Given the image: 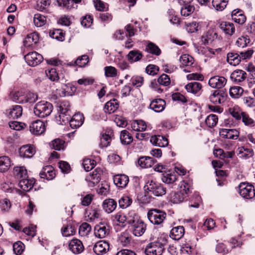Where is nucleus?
Masks as SVG:
<instances>
[{"label":"nucleus","instance_id":"obj_1","mask_svg":"<svg viewBox=\"0 0 255 255\" xmlns=\"http://www.w3.org/2000/svg\"><path fill=\"white\" fill-rule=\"evenodd\" d=\"M167 244V240L166 238L158 237L156 240L151 241L146 245L144 253L146 255H162Z\"/></svg>","mask_w":255,"mask_h":255},{"label":"nucleus","instance_id":"obj_2","mask_svg":"<svg viewBox=\"0 0 255 255\" xmlns=\"http://www.w3.org/2000/svg\"><path fill=\"white\" fill-rule=\"evenodd\" d=\"M190 189L187 184L181 186V189L178 192H171L169 195V201L174 204H178L187 200Z\"/></svg>","mask_w":255,"mask_h":255},{"label":"nucleus","instance_id":"obj_3","mask_svg":"<svg viewBox=\"0 0 255 255\" xmlns=\"http://www.w3.org/2000/svg\"><path fill=\"white\" fill-rule=\"evenodd\" d=\"M57 111L59 116L56 117L57 121H59L61 125L68 123L71 117L70 106L68 103H61L57 107Z\"/></svg>","mask_w":255,"mask_h":255},{"label":"nucleus","instance_id":"obj_4","mask_svg":"<svg viewBox=\"0 0 255 255\" xmlns=\"http://www.w3.org/2000/svg\"><path fill=\"white\" fill-rule=\"evenodd\" d=\"M53 110L52 105L46 101H40L37 103L34 109V113L36 116L44 118L48 116Z\"/></svg>","mask_w":255,"mask_h":255},{"label":"nucleus","instance_id":"obj_5","mask_svg":"<svg viewBox=\"0 0 255 255\" xmlns=\"http://www.w3.org/2000/svg\"><path fill=\"white\" fill-rule=\"evenodd\" d=\"M144 188L150 194L155 196H162L165 194L166 191L161 183L152 180L148 181Z\"/></svg>","mask_w":255,"mask_h":255},{"label":"nucleus","instance_id":"obj_6","mask_svg":"<svg viewBox=\"0 0 255 255\" xmlns=\"http://www.w3.org/2000/svg\"><path fill=\"white\" fill-rule=\"evenodd\" d=\"M147 217L154 225H162L166 217V213L158 209H151L147 213Z\"/></svg>","mask_w":255,"mask_h":255},{"label":"nucleus","instance_id":"obj_7","mask_svg":"<svg viewBox=\"0 0 255 255\" xmlns=\"http://www.w3.org/2000/svg\"><path fill=\"white\" fill-rule=\"evenodd\" d=\"M238 188L240 195L244 198L249 199L255 196V189L253 185L248 183L242 182Z\"/></svg>","mask_w":255,"mask_h":255},{"label":"nucleus","instance_id":"obj_8","mask_svg":"<svg viewBox=\"0 0 255 255\" xmlns=\"http://www.w3.org/2000/svg\"><path fill=\"white\" fill-rule=\"evenodd\" d=\"M228 94L223 90H214L209 97V101L215 105L222 104L226 100Z\"/></svg>","mask_w":255,"mask_h":255},{"label":"nucleus","instance_id":"obj_9","mask_svg":"<svg viewBox=\"0 0 255 255\" xmlns=\"http://www.w3.org/2000/svg\"><path fill=\"white\" fill-rule=\"evenodd\" d=\"M130 229L136 237L142 236L146 229V225L141 220H133L130 224Z\"/></svg>","mask_w":255,"mask_h":255},{"label":"nucleus","instance_id":"obj_10","mask_svg":"<svg viewBox=\"0 0 255 255\" xmlns=\"http://www.w3.org/2000/svg\"><path fill=\"white\" fill-rule=\"evenodd\" d=\"M26 62L30 66L34 67L43 61L42 56L38 53L33 51L29 52L24 56Z\"/></svg>","mask_w":255,"mask_h":255},{"label":"nucleus","instance_id":"obj_11","mask_svg":"<svg viewBox=\"0 0 255 255\" xmlns=\"http://www.w3.org/2000/svg\"><path fill=\"white\" fill-rule=\"evenodd\" d=\"M110 232L109 226L105 223L101 222L94 228V234L97 238L102 239L107 237Z\"/></svg>","mask_w":255,"mask_h":255},{"label":"nucleus","instance_id":"obj_12","mask_svg":"<svg viewBox=\"0 0 255 255\" xmlns=\"http://www.w3.org/2000/svg\"><path fill=\"white\" fill-rule=\"evenodd\" d=\"M29 129L31 133L36 135H40L45 130V125L42 121L36 120L31 124Z\"/></svg>","mask_w":255,"mask_h":255},{"label":"nucleus","instance_id":"obj_13","mask_svg":"<svg viewBox=\"0 0 255 255\" xmlns=\"http://www.w3.org/2000/svg\"><path fill=\"white\" fill-rule=\"evenodd\" d=\"M227 83V79L223 76H215L211 77L208 82L210 86L214 89H221L224 87Z\"/></svg>","mask_w":255,"mask_h":255},{"label":"nucleus","instance_id":"obj_14","mask_svg":"<svg viewBox=\"0 0 255 255\" xmlns=\"http://www.w3.org/2000/svg\"><path fill=\"white\" fill-rule=\"evenodd\" d=\"M219 134L221 137L230 139H236L240 132L236 129L222 128L220 129Z\"/></svg>","mask_w":255,"mask_h":255},{"label":"nucleus","instance_id":"obj_15","mask_svg":"<svg viewBox=\"0 0 255 255\" xmlns=\"http://www.w3.org/2000/svg\"><path fill=\"white\" fill-rule=\"evenodd\" d=\"M69 248L75 254L81 253L84 249L82 242L77 239H73L70 241Z\"/></svg>","mask_w":255,"mask_h":255},{"label":"nucleus","instance_id":"obj_16","mask_svg":"<svg viewBox=\"0 0 255 255\" xmlns=\"http://www.w3.org/2000/svg\"><path fill=\"white\" fill-rule=\"evenodd\" d=\"M115 184L119 188H125L128 182V177L125 174H117L113 177Z\"/></svg>","mask_w":255,"mask_h":255},{"label":"nucleus","instance_id":"obj_17","mask_svg":"<svg viewBox=\"0 0 255 255\" xmlns=\"http://www.w3.org/2000/svg\"><path fill=\"white\" fill-rule=\"evenodd\" d=\"M84 121V117L82 114L76 113L70 118L68 123L72 128H76L82 125Z\"/></svg>","mask_w":255,"mask_h":255},{"label":"nucleus","instance_id":"obj_18","mask_svg":"<svg viewBox=\"0 0 255 255\" xmlns=\"http://www.w3.org/2000/svg\"><path fill=\"white\" fill-rule=\"evenodd\" d=\"M39 176L41 178L50 180L55 177V172L52 166H46L43 168L40 172Z\"/></svg>","mask_w":255,"mask_h":255},{"label":"nucleus","instance_id":"obj_19","mask_svg":"<svg viewBox=\"0 0 255 255\" xmlns=\"http://www.w3.org/2000/svg\"><path fill=\"white\" fill-rule=\"evenodd\" d=\"M202 88V84L197 82H191L185 86V89L187 91L194 95H200Z\"/></svg>","mask_w":255,"mask_h":255},{"label":"nucleus","instance_id":"obj_20","mask_svg":"<svg viewBox=\"0 0 255 255\" xmlns=\"http://www.w3.org/2000/svg\"><path fill=\"white\" fill-rule=\"evenodd\" d=\"M150 142L154 145L163 147L168 144V141L165 136L160 135L152 136L150 139Z\"/></svg>","mask_w":255,"mask_h":255},{"label":"nucleus","instance_id":"obj_21","mask_svg":"<svg viewBox=\"0 0 255 255\" xmlns=\"http://www.w3.org/2000/svg\"><path fill=\"white\" fill-rule=\"evenodd\" d=\"M117 206V203L116 201L112 198L105 199L102 203L103 210L108 214H110L115 211Z\"/></svg>","mask_w":255,"mask_h":255},{"label":"nucleus","instance_id":"obj_22","mask_svg":"<svg viewBox=\"0 0 255 255\" xmlns=\"http://www.w3.org/2000/svg\"><path fill=\"white\" fill-rule=\"evenodd\" d=\"M109 249V244L105 241H101L95 244L93 251L97 255H100L106 253Z\"/></svg>","mask_w":255,"mask_h":255},{"label":"nucleus","instance_id":"obj_23","mask_svg":"<svg viewBox=\"0 0 255 255\" xmlns=\"http://www.w3.org/2000/svg\"><path fill=\"white\" fill-rule=\"evenodd\" d=\"M156 160L150 156H141L138 159V165L142 168L151 167L155 162Z\"/></svg>","mask_w":255,"mask_h":255},{"label":"nucleus","instance_id":"obj_24","mask_svg":"<svg viewBox=\"0 0 255 255\" xmlns=\"http://www.w3.org/2000/svg\"><path fill=\"white\" fill-rule=\"evenodd\" d=\"M165 105L166 103L164 100L161 99H154L151 101L149 105V108L154 112L159 113L164 109Z\"/></svg>","mask_w":255,"mask_h":255},{"label":"nucleus","instance_id":"obj_25","mask_svg":"<svg viewBox=\"0 0 255 255\" xmlns=\"http://www.w3.org/2000/svg\"><path fill=\"white\" fill-rule=\"evenodd\" d=\"M232 19L235 22L243 24L246 20V17L243 11L240 9H236L232 12Z\"/></svg>","mask_w":255,"mask_h":255},{"label":"nucleus","instance_id":"obj_26","mask_svg":"<svg viewBox=\"0 0 255 255\" xmlns=\"http://www.w3.org/2000/svg\"><path fill=\"white\" fill-rule=\"evenodd\" d=\"M86 180L87 181L88 185L89 187H93L100 182V175L97 171H93L86 176Z\"/></svg>","mask_w":255,"mask_h":255},{"label":"nucleus","instance_id":"obj_27","mask_svg":"<svg viewBox=\"0 0 255 255\" xmlns=\"http://www.w3.org/2000/svg\"><path fill=\"white\" fill-rule=\"evenodd\" d=\"M177 179V176L174 171L168 170L162 173L161 180L166 184L174 183Z\"/></svg>","mask_w":255,"mask_h":255},{"label":"nucleus","instance_id":"obj_28","mask_svg":"<svg viewBox=\"0 0 255 255\" xmlns=\"http://www.w3.org/2000/svg\"><path fill=\"white\" fill-rule=\"evenodd\" d=\"M35 183L34 179L23 178L19 180L18 183L19 187L24 191H29L33 186Z\"/></svg>","mask_w":255,"mask_h":255},{"label":"nucleus","instance_id":"obj_29","mask_svg":"<svg viewBox=\"0 0 255 255\" xmlns=\"http://www.w3.org/2000/svg\"><path fill=\"white\" fill-rule=\"evenodd\" d=\"M219 27L226 34L230 36L232 35L235 31L234 24L230 22H222L219 25Z\"/></svg>","mask_w":255,"mask_h":255},{"label":"nucleus","instance_id":"obj_30","mask_svg":"<svg viewBox=\"0 0 255 255\" xmlns=\"http://www.w3.org/2000/svg\"><path fill=\"white\" fill-rule=\"evenodd\" d=\"M19 155L21 157L30 158L35 154V149L29 145H24L19 148Z\"/></svg>","mask_w":255,"mask_h":255},{"label":"nucleus","instance_id":"obj_31","mask_svg":"<svg viewBox=\"0 0 255 255\" xmlns=\"http://www.w3.org/2000/svg\"><path fill=\"white\" fill-rule=\"evenodd\" d=\"M184 233L183 226H177L172 229L170 231V237L175 240H179L184 236Z\"/></svg>","mask_w":255,"mask_h":255},{"label":"nucleus","instance_id":"obj_32","mask_svg":"<svg viewBox=\"0 0 255 255\" xmlns=\"http://www.w3.org/2000/svg\"><path fill=\"white\" fill-rule=\"evenodd\" d=\"M145 51L156 56H159L161 53L160 49L153 42L147 41L145 46Z\"/></svg>","mask_w":255,"mask_h":255},{"label":"nucleus","instance_id":"obj_33","mask_svg":"<svg viewBox=\"0 0 255 255\" xmlns=\"http://www.w3.org/2000/svg\"><path fill=\"white\" fill-rule=\"evenodd\" d=\"M119 108V102L116 99H113L106 103L104 107L105 113L111 114L114 113Z\"/></svg>","mask_w":255,"mask_h":255},{"label":"nucleus","instance_id":"obj_34","mask_svg":"<svg viewBox=\"0 0 255 255\" xmlns=\"http://www.w3.org/2000/svg\"><path fill=\"white\" fill-rule=\"evenodd\" d=\"M113 136L114 134L112 131L109 130L106 131L101 137L100 146L102 148L108 146L110 144Z\"/></svg>","mask_w":255,"mask_h":255},{"label":"nucleus","instance_id":"obj_35","mask_svg":"<svg viewBox=\"0 0 255 255\" xmlns=\"http://www.w3.org/2000/svg\"><path fill=\"white\" fill-rule=\"evenodd\" d=\"M238 154L241 158H249L254 155V151L252 148H245L244 146L239 147L237 149Z\"/></svg>","mask_w":255,"mask_h":255},{"label":"nucleus","instance_id":"obj_36","mask_svg":"<svg viewBox=\"0 0 255 255\" xmlns=\"http://www.w3.org/2000/svg\"><path fill=\"white\" fill-rule=\"evenodd\" d=\"M39 40V35L37 32H33L27 35L24 42L25 47H30L32 43H36Z\"/></svg>","mask_w":255,"mask_h":255},{"label":"nucleus","instance_id":"obj_37","mask_svg":"<svg viewBox=\"0 0 255 255\" xmlns=\"http://www.w3.org/2000/svg\"><path fill=\"white\" fill-rule=\"evenodd\" d=\"M142 53L137 50H131L127 55V58L130 63L139 61L142 57Z\"/></svg>","mask_w":255,"mask_h":255},{"label":"nucleus","instance_id":"obj_38","mask_svg":"<svg viewBox=\"0 0 255 255\" xmlns=\"http://www.w3.org/2000/svg\"><path fill=\"white\" fill-rule=\"evenodd\" d=\"M247 73L243 70H237L234 71L231 75V79L236 82H241L246 78Z\"/></svg>","mask_w":255,"mask_h":255},{"label":"nucleus","instance_id":"obj_39","mask_svg":"<svg viewBox=\"0 0 255 255\" xmlns=\"http://www.w3.org/2000/svg\"><path fill=\"white\" fill-rule=\"evenodd\" d=\"M11 166L10 158L6 156L0 157V171L4 172L7 171Z\"/></svg>","mask_w":255,"mask_h":255},{"label":"nucleus","instance_id":"obj_40","mask_svg":"<svg viewBox=\"0 0 255 255\" xmlns=\"http://www.w3.org/2000/svg\"><path fill=\"white\" fill-rule=\"evenodd\" d=\"M13 175L18 180L27 178V170L24 167H15L13 169Z\"/></svg>","mask_w":255,"mask_h":255},{"label":"nucleus","instance_id":"obj_41","mask_svg":"<svg viewBox=\"0 0 255 255\" xmlns=\"http://www.w3.org/2000/svg\"><path fill=\"white\" fill-rule=\"evenodd\" d=\"M228 62L233 66L238 65L241 61V57L238 53L230 52L227 54Z\"/></svg>","mask_w":255,"mask_h":255},{"label":"nucleus","instance_id":"obj_42","mask_svg":"<svg viewBox=\"0 0 255 255\" xmlns=\"http://www.w3.org/2000/svg\"><path fill=\"white\" fill-rule=\"evenodd\" d=\"M22 114V107L19 105H14L9 109V116L13 119H18Z\"/></svg>","mask_w":255,"mask_h":255},{"label":"nucleus","instance_id":"obj_43","mask_svg":"<svg viewBox=\"0 0 255 255\" xmlns=\"http://www.w3.org/2000/svg\"><path fill=\"white\" fill-rule=\"evenodd\" d=\"M131 127L133 130L142 131L147 128L145 122L142 120H136L132 122Z\"/></svg>","mask_w":255,"mask_h":255},{"label":"nucleus","instance_id":"obj_44","mask_svg":"<svg viewBox=\"0 0 255 255\" xmlns=\"http://www.w3.org/2000/svg\"><path fill=\"white\" fill-rule=\"evenodd\" d=\"M33 22L35 26L37 27L44 25L46 22V17L40 13H36L34 15Z\"/></svg>","mask_w":255,"mask_h":255},{"label":"nucleus","instance_id":"obj_45","mask_svg":"<svg viewBox=\"0 0 255 255\" xmlns=\"http://www.w3.org/2000/svg\"><path fill=\"white\" fill-rule=\"evenodd\" d=\"M218 34L213 30H209L205 36H202V39H204V44H208L209 42H212L215 39H217Z\"/></svg>","mask_w":255,"mask_h":255},{"label":"nucleus","instance_id":"obj_46","mask_svg":"<svg viewBox=\"0 0 255 255\" xmlns=\"http://www.w3.org/2000/svg\"><path fill=\"white\" fill-rule=\"evenodd\" d=\"M242 122L247 127L252 128L255 126V121L246 112L242 113L241 118Z\"/></svg>","mask_w":255,"mask_h":255},{"label":"nucleus","instance_id":"obj_47","mask_svg":"<svg viewBox=\"0 0 255 255\" xmlns=\"http://www.w3.org/2000/svg\"><path fill=\"white\" fill-rule=\"evenodd\" d=\"M120 139L123 144H129L132 141L133 138L128 131L124 130L121 132Z\"/></svg>","mask_w":255,"mask_h":255},{"label":"nucleus","instance_id":"obj_48","mask_svg":"<svg viewBox=\"0 0 255 255\" xmlns=\"http://www.w3.org/2000/svg\"><path fill=\"white\" fill-rule=\"evenodd\" d=\"M228 0H212V3L215 9L218 11H222L226 7Z\"/></svg>","mask_w":255,"mask_h":255},{"label":"nucleus","instance_id":"obj_49","mask_svg":"<svg viewBox=\"0 0 255 255\" xmlns=\"http://www.w3.org/2000/svg\"><path fill=\"white\" fill-rule=\"evenodd\" d=\"M132 200L128 196H123L119 200V207L122 209H126L132 203Z\"/></svg>","mask_w":255,"mask_h":255},{"label":"nucleus","instance_id":"obj_50","mask_svg":"<svg viewBox=\"0 0 255 255\" xmlns=\"http://www.w3.org/2000/svg\"><path fill=\"white\" fill-rule=\"evenodd\" d=\"M180 62L185 66H191L194 63V58L188 54H183L180 56Z\"/></svg>","mask_w":255,"mask_h":255},{"label":"nucleus","instance_id":"obj_51","mask_svg":"<svg viewBox=\"0 0 255 255\" xmlns=\"http://www.w3.org/2000/svg\"><path fill=\"white\" fill-rule=\"evenodd\" d=\"M91 226L87 223H82L79 229V233L81 236H86L91 231Z\"/></svg>","mask_w":255,"mask_h":255},{"label":"nucleus","instance_id":"obj_52","mask_svg":"<svg viewBox=\"0 0 255 255\" xmlns=\"http://www.w3.org/2000/svg\"><path fill=\"white\" fill-rule=\"evenodd\" d=\"M218 121V116L214 114H211L206 118L205 123L209 128H213L217 125Z\"/></svg>","mask_w":255,"mask_h":255},{"label":"nucleus","instance_id":"obj_53","mask_svg":"<svg viewBox=\"0 0 255 255\" xmlns=\"http://www.w3.org/2000/svg\"><path fill=\"white\" fill-rule=\"evenodd\" d=\"M51 146L56 150H63L65 147V142L61 139L56 138L52 141Z\"/></svg>","mask_w":255,"mask_h":255},{"label":"nucleus","instance_id":"obj_54","mask_svg":"<svg viewBox=\"0 0 255 255\" xmlns=\"http://www.w3.org/2000/svg\"><path fill=\"white\" fill-rule=\"evenodd\" d=\"M89 57L87 55H84L79 57L73 63L72 62L70 63V65H77L79 67L84 66L88 62Z\"/></svg>","mask_w":255,"mask_h":255},{"label":"nucleus","instance_id":"obj_55","mask_svg":"<svg viewBox=\"0 0 255 255\" xmlns=\"http://www.w3.org/2000/svg\"><path fill=\"white\" fill-rule=\"evenodd\" d=\"M105 75L106 77L114 78L117 76V69L112 66H106L104 68Z\"/></svg>","mask_w":255,"mask_h":255},{"label":"nucleus","instance_id":"obj_56","mask_svg":"<svg viewBox=\"0 0 255 255\" xmlns=\"http://www.w3.org/2000/svg\"><path fill=\"white\" fill-rule=\"evenodd\" d=\"M96 164V162L91 159H84L83 160L82 165L85 171H89L94 168Z\"/></svg>","mask_w":255,"mask_h":255},{"label":"nucleus","instance_id":"obj_57","mask_svg":"<svg viewBox=\"0 0 255 255\" xmlns=\"http://www.w3.org/2000/svg\"><path fill=\"white\" fill-rule=\"evenodd\" d=\"M243 89L239 86L232 87L230 89V95L233 98H239L243 93Z\"/></svg>","mask_w":255,"mask_h":255},{"label":"nucleus","instance_id":"obj_58","mask_svg":"<svg viewBox=\"0 0 255 255\" xmlns=\"http://www.w3.org/2000/svg\"><path fill=\"white\" fill-rule=\"evenodd\" d=\"M50 36L54 39L62 41L64 39V33L61 29H56L50 32Z\"/></svg>","mask_w":255,"mask_h":255},{"label":"nucleus","instance_id":"obj_59","mask_svg":"<svg viewBox=\"0 0 255 255\" xmlns=\"http://www.w3.org/2000/svg\"><path fill=\"white\" fill-rule=\"evenodd\" d=\"M229 112L230 114L237 120H241L242 113H244V112L240 110L237 107H234L233 108H229Z\"/></svg>","mask_w":255,"mask_h":255},{"label":"nucleus","instance_id":"obj_60","mask_svg":"<svg viewBox=\"0 0 255 255\" xmlns=\"http://www.w3.org/2000/svg\"><path fill=\"white\" fill-rule=\"evenodd\" d=\"M113 220L119 223V225L122 226H125V223L127 221V217L126 215L121 212L117 213L113 217Z\"/></svg>","mask_w":255,"mask_h":255},{"label":"nucleus","instance_id":"obj_61","mask_svg":"<svg viewBox=\"0 0 255 255\" xmlns=\"http://www.w3.org/2000/svg\"><path fill=\"white\" fill-rule=\"evenodd\" d=\"M183 6L181 8V14L184 16H188L192 13L195 9L193 5L188 4H183Z\"/></svg>","mask_w":255,"mask_h":255},{"label":"nucleus","instance_id":"obj_62","mask_svg":"<svg viewBox=\"0 0 255 255\" xmlns=\"http://www.w3.org/2000/svg\"><path fill=\"white\" fill-rule=\"evenodd\" d=\"M45 72L47 77L51 81L57 82L59 79L58 74L55 68H51L48 71H46Z\"/></svg>","mask_w":255,"mask_h":255},{"label":"nucleus","instance_id":"obj_63","mask_svg":"<svg viewBox=\"0 0 255 255\" xmlns=\"http://www.w3.org/2000/svg\"><path fill=\"white\" fill-rule=\"evenodd\" d=\"M24 95L20 91L15 92L11 94V99L16 103L23 104Z\"/></svg>","mask_w":255,"mask_h":255},{"label":"nucleus","instance_id":"obj_64","mask_svg":"<svg viewBox=\"0 0 255 255\" xmlns=\"http://www.w3.org/2000/svg\"><path fill=\"white\" fill-rule=\"evenodd\" d=\"M24 249V245L20 241H17L13 245V250L17 255H21Z\"/></svg>","mask_w":255,"mask_h":255}]
</instances>
